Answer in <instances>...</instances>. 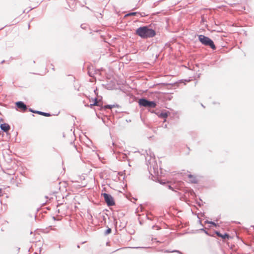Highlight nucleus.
<instances>
[{
    "mask_svg": "<svg viewBox=\"0 0 254 254\" xmlns=\"http://www.w3.org/2000/svg\"><path fill=\"white\" fill-rule=\"evenodd\" d=\"M135 34L142 39H147L153 37L156 35V32L147 26L139 27L135 30Z\"/></svg>",
    "mask_w": 254,
    "mask_h": 254,
    "instance_id": "1",
    "label": "nucleus"
},
{
    "mask_svg": "<svg viewBox=\"0 0 254 254\" xmlns=\"http://www.w3.org/2000/svg\"><path fill=\"white\" fill-rule=\"evenodd\" d=\"M198 39L203 45L209 46L213 50L216 49L213 41L209 37L203 35H200L198 36Z\"/></svg>",
    "mask_w": 254,
    "mask_h": 254,
    "instance_id": "2",
    "label": "nucleus"
},
{
    "mask_svg": "<svg viewBox=\"0 0 254 254\" xmlns=\"http://www.w3.org/2000/svg\"><path fill=\"white\" fill-rule=\"evenodd\" d=\"M102 195L104 196V200L109 206L115 205V202L112 196L108 193H104Z\"/></svg>",
    "mask_w": 254,
    "mask_h": 254,
    "instance_id": "3",
    "label": "nucleus"
},
{
    "mask_svg": "<svg viewBox=\"0 0 254 254\" xmlns=\"http://www.w3.org/2000/svg\"><path fill=\"white\" fill-rule=\"evenodd\" d=\"M16 107L22 110L23 111H26L27 109V106L22 101H18L16 103Z\"/></svg>",
    "mask_w": 254,
    "mask_h": 254,
    "instance_id": "4",
    "label": "nucleus"
},
{
    "mask_svg": "<svg viewBox=\"0 0 254 254\" xmlns=\"http://www.w3.org/2000/svg\"><path fill=\"white\" fill-rule=\"evenodd\" d=\"M148 100L145 98H141L139 100V105L141 106L147 107Z\"/></svg>",
    "mask_w": 254,
    "mask_h": 254,
    "instance_id": "5",
    "label": "nucleus"
},
{
    "mask_svg": "<svg viewBox=\"0 0 254 254\" xmlns=\"http://www.w3.org/2000/svg\"><path fill=\"white\" fill-rule=\"evenodd\" d=\"M0 128L4 132H7L10 128L9 125L7 124H2L0 126Z\"/></svg>",
    "mask_w": 254,
    "mask_h": 254,
    "instance_id": "6",
    "label": "nucleus"
},
{
    "mask_svg": "<svg viewBox=\"0 0 254 254\" xmlns=\"http://www.w3.org/2000/svg\"><path fill=\"white\" fill-rule=\"evenodd\" d=\"M215 234L219 237H221L223 239H225L226 238L229 239L230 238L229 235L227 233H225L224 234H221L218 231H216Z\"/></svg>",
    "mask_w": 254,
    "mask_h": 254,
    "instance_id": "7",
    "label": "nucleus"
},
{
    "mask_svg": "<svg viewBox=\"0 0 254 254\" xmlns=\"http://www.w3.org/2000/svg\"><path fill=\"white\" fill-rule=\"evenodd\" d=\"M156 104L155 102L148 100L147 107H149L150 108H155L156 107Z\"/></svg>",
    "mask_w": 254,
    "mask_h": 254,
    "instance_id": "8",
    "label": "nucleus"
},
{
    "mask_svg": "<svg viewBox=\"0 0 254 254\" xmlns=\"http://www.w3.org/2000/svg\"><path fill=\"white\" fill-rule=\"evenodd\" d=\"M34 113L38 114L41 115H43V116H45V117H50V116H51V115L49 113H45V112H43L39 111H34Z\"/></svg>",
    "mask_w": 254,
    "mask_h": 254,
    "instance_id": "9",
    "label": "nucleus"
},
{
    "mask_svg": "<svg viewBox=\"0 0 254 254\" xmlns=\"http://www.w3.org/2000/svg\"><path fill=\"white\" fill-rule=\"evenodd\" d=\"M137 14L140 15L141 17H142V16H144V15H142V14H141L140 13H139V12H129V13L125 15V16H134V15H136Z\"/></svg>",
    "mask_w": 254,
    "mask_h": 254,
    "instance_id": "10",
    "label": "nucleus"
},
{
    "mask_svg": "<svg viewBox=\"0 0 254 254\" xmlns=\"http://www.w3.org/2000/svg\"><path fill=\"white\" fill-rule=\"evenodd\" d=\"M188 177L190 179V181L191 183H197V180L194 176L190 174V175H188Z\"/></svg>",
    "mask_w": 254,
    "mask_h": 254,
    "instance_id": "11",
    "label": "nucleus"
},
{
    "mask_svg": "<svg viewBox=\"0 0 254 254\" xmlns=\"http://www.w3.org/2000/svg\"><path fill=\"white\" fill-rule=\"evenodd\" d=\"M113 146H115V147L113 149V151L115 153V152H118V153H120V151L119 150H118L117 149V148L118 147V146L115 144V143H113Z\"/></svg>",
    "mask_w": 254,
    "mask_h": 254,
    "instance_id": "12",
    "label": "nucleus"
},
{
    "mask_svg": "<svg viewBox=\"0 0 254 254\" xmlns=\"http://www.w3.org/2000/svg\"><path fill=\"white\" fill-rule=\"evenodd\" d=\"M91 106H99V101L97 98H94V102L93 104H91Z\"/></svg>",
    "mask_w": 254,
    "mask_h": 254,
    "instance_id": "13",
    "label": "nucleus"
},
{
    "mask_svg": "<svg viewBox=\"0 0 254 254\" xmlns=\"http://www.w3.org/2000/svg\"><path fill=\"white\" fill-rule=\"evenodd\" d=\"M160 117L162 118H166L168 117V114L166 112H162L160 114Z\"/></svg>",
    "mask_w": 254,
    "mask_h": 254,
    "instance_id": "14",
    "label": "nucleus"
},
{
    "mask_svg": "<svg viewBox=\"0 0 254 254\" xmlns=\"http://www.w3.org/2000/svg\"><path fill=\"white\" fill-rule=\"evenodd\" d=\"M115 107V105H105L104 106V108L105 109H112L113 108V107Z\"/></svg>",
    "mask_w": 254,
    "mask_h": 254,
    "instance_id": "15",
    "label": "nucleus"
},
{
    "mask_svg": "<svg viewBox=\"0 0 254 254\" xmlns=\"http://www.w3.org/2000/svg\"><path fill=\"white\" fill-rule=\"evenodd\" d=\"M88 74H89V75L90 76H91V77H93L94 76V73L93 72V71L91 70V69L90 68H89L88 69Z\"/></svg>",
    "mask_w": 254,
    "mask_h": 254,
    "instance_id": "16",
    "label": "nucleus"
},
{
    "mask_svg": "<svg viewBox=\"0 0 254 254\" xmlns=\"http://www.w3.org/2000/svg\"><path fill=\"white\" fill-rule=\"evenodd\" d=\"M112 230L111 228H108L106 231L105 232V234L106 235L109 234L111 233Z\"/></svg>",
    "mask_w": 254,
    "mask_h": 254,
    "instance_id": "17",
    "label": "nucleus"
},
{
    "mask_svg": "<svg viewBox=\"0 0 254 254\" xmlns=\"http://www.w3.org/2000/svg\"><path fill=\"white\" fill-rule=\"evenodd\" d=\"M206 222L208 223L212 224V225H213L215 227H216L217 226V224H216L215 223H214V222H212V221H209V222L207 221Z\"/></svg>",
    "mask_w": 254,
    "mask_h": 254,
    "instance_id": "18",
    "label": "nucleus"
},
{
    "mask_svg": "<svg viewBox=\"0 0 254 254\" xmlns=\"http://www.w3.org/2000/svg\"><path fill=\"white\" fill-rule=\"evenodd\" d=\"M172 252H176L178 253L179 254H183L181 252L178 251V250H173Z\"/></svg>",
    "mask_w": 254,
    "mask_h": 254,
    "instance_id": "19",
    "label": "nucleus"
},
{
    "mask_svg": "<svg viewBox=\"0 0 254 254\" xmlns=\"http://www.w3.org/2000/svg\"><path fill=\"white\" fill-rule=\"evenodd\" d=\"M173 251H169V250H166L165 251V253H173L172 252Z\"/></svg>",
    "mask_w": 254,
    "mask_h": 254,
    "instance_id": "20",
    "label": "nucleus"
},
{
    "mask_svg": "<svg viewBox=\"0 0 254 254\" xmlns=\"http://www.w3.org/2000/svg\"><path fill=\"white\" fill-rule=\"evenodd\" d=\"M29 111H30V112H32V113H34V111H35L34 110H32V109H29Z\"/></svg>",
    "mask_w": 254,
    "mask_h": 254,
    "instance_id": "21",
    "label": "nucleus"
},
{
    "mask_svg": "<svg viewBox=\"0 0 254 254\" xmlns=\"http://www.w3.org/2000/svg\"><path fill=\"white\" fill-rule=\"evenodd\" d=\"M201 230L204 231L205 234H206L207 235H208V233L207 231H205L203 229H202Z\"/></svg>",
    "mask_w": 254,
    "mask_h": 254,
    "instance_id": "22",
    "label": "nucleus"
},
{
    "mask_svg": "<svg viewBox=\"0 0 254 254\" xmlns=\"http://www.w3.org/2000/svg\"><path fill=\"white\" fill-rule=\"evenodd\" d=\"M139 223H140V225L142 224V223L141 221L140 220L139 218Z\"/></svg>",
    "mask_w": 254,
    "mask_h": 254,
    "instance_id": "23",
    "label": "nucleus"
},
{
    "mask_svg": "<svg viewBox=\"0 0 254 254\" xmlns=\"http://www.w3.org/2000/svg\"><path fill=\"white\" fill-rule=\"evenodd\" d=\"M145 217H146L147 219H148L151 220V219H150L148 217V216H147V215H146V216H145Z\"/></svg>",
    "mask_w": 254,
    "mask_h": 254,
    "instance_id": "24",
    "label": "nucleus"
},
{
    "mask_svg": "<svg viewBox=\"0 0 254 254\" xmlns=\"http://www.w3.org/2000/svg\"><path fill=\"white\" fill-rule=\"evenodd\" d=\"M81 27L82 28H85V27H83V25H81Z\"/></svg>",
    "mask_w": 254,
    "mask_h": 254,
    "instance_id": "25",
    "label": "nucleus"
},
{
    "mask_svg": "<svg viewBox=\"0 0 254 254\" xmlns=\"http://www.w3.org/2000/svg\"><path fill=\"white\" fill-rule=\"evenodd\" d=\"M169 189H172V187L170 186H169Z\"/></svg>",
    "mask_w": 254,
    "mask_h": 254,
    "instance_id": "26",
    "label": "nucleus"
},
{
    "mask_svg": "<svg viewBox=\"0 0 254 254\" xmlns=\"http://www.w3.org/2000/svg\"><path fill=\"white\" fill-rule=\"evenodd\" d=\"M155 227H156L155 226H153L152 228L154 229Z\"/></svg>",
    "mask_w": 254,
    "mask_h": 254,
    "instance_id": "27",
    "label": "nucleus"
},
{
    "mask_svg": "<svg viewBox=\"0 0 254 254\" xmlns=\"http://www.w3.org/2000/svg\"><path fill=\"white\" fill-rule=\"evenodd\" d=\"M96 90H97V89H96V90H94V92H95V93H96Z\"/></svg>",
    "mask_w": 254,
    "mask_h": 254,
    "instance_id": "28",
    "label": "nucleus"
},
{
    "mask_svg": "<svg viewBox=\"0 0 254 254\" xmlns=\"http://www.w3.org/2000/svg\"><path fill=\"white\" fill-rule=\"evenodd\" d=\"M77 247L78 248H80V247H79V245H77Z\"/></svg>",
    "mask_w": 254,
    "mask_h": 254,
    "instance_id": "29",
    "label": "nucleus"
},
{
    "mask_svg": "<svg viewBox=\"0 0 254 254\" xmlns=\"http://www.w3.org/2000/svg\"><path fill=\"white\" fill-rule=\"evenodd\" d=\"M4 62V61L3 60V61L1 62V63H3Z\"/></svg>",
    "mask_w": 254,
    "mask_h": 254,
    "instance_id": "30",
    "label": "nucleus"
},
{
    "mask_svg": "<svg viewBox=\"0 0 254 254\" xmlns=\"http://www.w3.org/2000/svg\"><path fill=\"white\" fill-rule=\"evenodd\" d=\"M41 248H40V252H41Z\"/></svg>",
    "mask_w": 254,
    "mask_h": 254,
    "instance_id": "31",
    "label": "nucleus"
},
{
    "mask_svg": "<svg viewBox=\"0 0 254 254\" xmlns=\"http://www.w3.org/2000/svg\"><path fill=\"white\" fill-rule=\"evenodd\" d=\"M34 254H38V253H36V252H35Z\"/></svg>",
    "mask_w": 254,
    "mask_h": 254,
    "instance_id": "32",
    "label": "nucleus"
}]
</instances>
